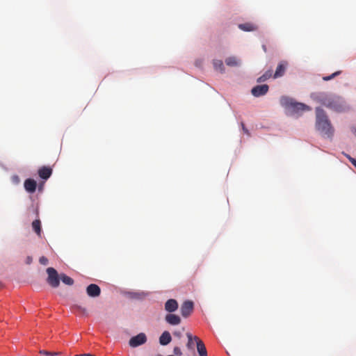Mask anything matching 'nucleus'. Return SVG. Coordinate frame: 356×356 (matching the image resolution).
<instances>
[{"label":"nucleus","mask_w":356,"mask_h":356,"mask_svg":"<svg viewBox=\"0 0 356 356\" xmlns=\"http://www.w3.org/2000/svg\"><path fill=\"white\" fill-rule=\"evenodd\" d=\"M225 63L228 66L236 67V66L239 65L240 61L236 57L230 56L225 59Z\"/></svg>","instance_id":"6ab92c4d"},{"label":"nucleus","mask_w":356,"mask_h":356,"mask_svg":"<svg viewBox=\"0 0 356 356\" xmlns=\"http://www.w3.org/2000/svg\"><path fill=\"white\" fill-rule=\"evenodd\" d=\"M186 336L188 337V343L186 344V346L188 349L194 350L195 347L196 346V341L195 337H193L191 333H187Z\"/></svg>","instance_id":"f3484780"},{"label":"nucleus","mask_w":356,"mask_h":356,"mask_svg":"<svg viewBox=\"0 0 356 356\" xmlns=\"http://www.w3.org/2000/svg\"><path fill=\"white\" fill-rule=\"evenodd\" d=\"M13 181L15 184H18L19 182V178L17 175H14L12 177Z\"/></svg>","instance_id":"c756f323"},{"label":"nucleus","mask_w":356,"mask_h":356,"mask_svg":"<svg viewBox=\"0 0 356 356\" xmlns=\"http://www.w3.org/2000/svg\"><path fill=\"white\" fill-rule=\"evenodd\" d=\"M72 310L74 311V312L76 313V312H80V313H82V314H85L86 312V309L81 306H79V305H74L72 307Z\"/></svg>","instance_id":"b1692460"},{"label":"nucleus","mask_w":356,"mask_h":356,"mask_svg":"<svg viewBox=\"0 0 356 356\" xmlns=\"http://www.w3.org/2000/svg\"><path fill=\"white\" fill-rule=\"evenodd\" d=\"M39 261L40 263L42 264V265H44V266H46L48 264V259L47 258H46L45 257L42 256L39 259Z\"/></svg>","instance_id":"bb28decb"},{"label":"nucleus","mask_w":356,"mask_h":356,"mask_svg":"<svg viewBox=\"0 0 356 356\" xmlns=\"http://www.w3.org/2000/svg\"><path fill=\"white\" fill-rule=\"evenodd\" d=\"M32 228L38 236H41V222L39 219H36L32 222Z\"/></svg>","instance_id":"a211bd4d"},{"label":"nucleus","mask_w":356,"mask_h":356,"mask_svg":"<svg viewBox=\"0 0 356 356\" xmlns=\"http://www.w3.org/2000/svg\"><path fill=\"white\" fill-rule=\"evenodd\" d=\"M178 309V302L175 299H169L165 303V309L169 313L175 312Z\"/></svg>","instance_id":"9d476101"},{"label":"nucleus","mask_w":356,"mask_h":356,"mask_svg":"<svg viewBox=\"0 0 356 356\" xmlns=\"http://www.w3.org/2000/svg\"><path fill=\"white\" fill-rule=\"evenodd\" d=\"M340 74H341V71H337V72H335L332 73V74L331 75H330V76H323V79L324 81H330V80H331V79H334V77H336L337 76L339 75Z\"/></svg>","instance_id":"393cba45"},{"label":"nucleus","mask_w":356,"mask_h":356,"mask_svg":"<svg viewBox=\"0 0 356 356\" xmlns=\"http://www.w3.org/2000/svg\"><path fill=\"white\" fill-rule=\"evenodd\" d=\"M271 77L273 78V74L272 70H268L263 75L259 76L257 79V81L258 83H262V82H264V81H267L268 79H269Z\"/></svg>","instance_id":"aec40b11"},{"label":"nucleus","mask_w":356,"mask_h":356,"mask_svg":"<svg viewBox=\"0 0 356 356\" xmlns=\"http://www.w3.org/2000/svg\"><path fill=\"white\" fill-rule=\"evenodd\" d=\"M280 103L282 106L293 113H299L300 111L309 110V107L307 105L302 103L296 102L293 99L286 97H282Z\"/></svg>","instance_id":"7ed1b4c3"},{"label":"nucleus","mask_w":356,"mask_h":356,"mask_svg":"<svg viewBox=\"0 0 356 356\" xmlns=\"http://www.w3.org/2000/svg\"><path fill=\"white\" fill-rule=\"evenodd\" d=\"M195 339L196 341H197L196 343V348L200 356H207V351L203 341L200 340L197 337H195Z\"/></svg>","instance_id":"4468645a"},{"label":"nucleus","mask_w":356,"mask_h":356,"mask_svg":"<svg viewBox=\"0 0 356 356\" xmlns=\"http://www.w3.org/2000/svg\"><path fill=\"white\" fill-rule=\"evenodd\" d=\"M193 302L190 300L184 302L181 306V314L184 318H187L193 311Z\"/></svg>","instance_id":"423d86ee"},{"label":"nucleus","mask_w":356,"mask_h":356,"mask_svg":"<svg viewBox=\"0 0 356 356\" xmlns=\"http://www.w3.org/2000/svg\"><path fill=\"white\" fill-rule=\"evenodd\" d=\"M74 356H95L92 353H83V354H76Z\"/></svg>","instance_id":"473e14b6"},{"label":"nucleus","mask_w":356,"mask_h":356,"mask_svg":"<svg viewBox=\"0 0 356 356\" xmlns=\"http://www.w3.org/2000/svg\"><path fill=\"white\" fill-rule=\"evenodd\" d=\"M213 67L216 70L220 71L221 73L225 72L223 63L221 60H214L213 62Z\"/></svg>","instance_id":"412c9836"},{"label":"nucleus","mask_w":356,"mask_h":356,"mask_svg":"<svg viewBox=\"0 0 356 356\" xmlns=\"http://www.w3.org/2000/svg\"><path fill=\"white\" fill-rule=\"evenodd\" d=\"M47 273L48 274L47 280L48 284L54 288L58 287L60 284V277L57 271L54 268L49 267L47 269Z\"/></svg>","instance_id":"20e7f679"},{"label":"nucleus","mask_w":356,"mask_h":356,"mask_svg":"<svg viewBox=\"0 0 356 356\" xmlns=\"http://www.w3.org/2000/svg\"><path fill=\"white\" fill-rule=\"evenodd\" d=\"M346 157L349 159L350 163L356 168V159L351 157L350 156L346 154Z\"/></svg>","instance_id":"cd10ccee"},{"label":"nucleus","mask_w":356,"mask_h":356,"mask_svg":"<svg viewBox=\"0 0 356 356\" xmlns=\"http://www.w3.org/2000/svg\"><path fill=\"white\" fill-rule=\"evenodd\" d=\"M241 127H242V129H243V131H244V133L248 135H250L249 131L247 129V128L245 127V124L243 122L241 123Z\"/></svg>","instance_id":"7c9ffc66"},{"label":"nucleus","mask_w":356,"mask_h":356,"mask_svg":"<svg viewBox=\"0 0 356 356\" xmlns=\"http://www.w3.org/2000/svg\"><path fill=\"white\" fill-rule=\"evenodd\" d=\"M33 259L31 256H28L26 259V264H31L32 263Z\"/></svg>","instance_id":"2f4dec72"},{"label":"nucleus","mask_w":356,"mask_h":356,"mask_svg":"<svg viewBox=\"0 0 356 356\" xmlns=\"http://www.w3.org/2000/svg\"><path fill=\"white\" fill-rule=\"evenodd\" d=\"M262 48H263L264 51L266 52V45L264 44L262 46Z\"/></svg>","instance_id":"72a5a7b5"},{"label":"nucleus","mask_w":356,"mask_h":356,"mask_svg":"<svg viewBox=\"0 0 356 356\" xmlns=\"http://www.w3.org/2000/svg\"><path fill=\"white\" fill-rule=\"evenodd\" d=\"M238 28L243 31H254L257 30L258 27L255 24L251 22H246L240 24Z\"/></svg>","instance_id":"2eb2a0df"},{"label":"nucleus","mask_w":356,"mask_h":356,"mask_svg":"<svg viewBox=\"0 0 356 356\" xmlns=\"http://www.w3.org/2000/svg\"><path fill=\"white\" fill-rule=\"evenodd\" d=\"M24 188L25 190L30 193H33L35 191L37 187L36 181L33 179H27L24 181Z\"/></svg>","instance_id":"f8f14e48"},{"label":"nucleus","mask_w":356,"mask_h":356,"mask_svg":"<svg viewBox=\"0 0 356 356\" xmlns=\"http://www.w3.org/2000/svg\"><path fill=\"white\" fill-rule=\"evenodd\" d=\"M40 354L45 355L46 356H58L61 354V353L56 352V351H47V350H40Z\"/></svg>","instance_id":"5701e85b"},{"label":"nucleus","mask_w":356,"mask_h":356,"mask_svg":"<svg viewBox=\"0 0 356 356\" xmlns=\"http://www.w3.org/2000/svg\"><path fill=\"white\" fill-rule=\"evenodd\" d=\"M87 294L92 298L98 297L101 293L99 286L95 284H90L86 288Z\"/></svg>","instance_id":"1a4fd4ad"},{"label":"nucleus","mask_w":356,"mask_h":356,"mask_svg":"<svg viewBox=\"0 0 356 356\" xmlns=\"http://www.w3.org/2000/svg\"><path fill=\"white\" fill-rule=\"evenodd\" d=\"M174 353L176 355H181L182 354L181 349L179 347H175L174 348Z\"/></svg>","instance_id":"c85d7f7f"},{"label":"nucleus","mask_w":356,"mask_h":356,"mask_svg":"<svg viewBox=\"0 0 356 356\" xmlns=\"http://www.w3.org/2000/svg\"><path fill=\"white\" fill-rule=\"evenodd\" d=\"M171 335L170 332L168 331L163 332L161 337H159V343L163 346L168 344L171 341Z\"/></svg>","instance_id":"dca6fc26"},{"label":"nucleus","mask_w":356,"mask_h":356,"mask_svg":"<svg viewBox=\"0 0 356 356\" xmlns=\"http://www.w3.org/2000/svg\"><path fill=\"white\" fill-rule=\"evenodd\" d=\"M340 74H341V71H337V72H335L332 73V74L331 75H330V76H323V79L324 81H330V80H331V79H334V77H336L337 76L339 75Z\"/></svg>","instance_id":"a878e982"},{"label":"nucleus","mask_w":356,"mask_h":356,"mask_svg":"<svg viewBox=\"0 0 356 356\" xmlns=\"http://www.w3.org/2000/svg\"><path fill=\"white\" fill-rule=\"evenodd\" d=\"M165 321L171 325H177L181 323V318L174 314H168L165 316Z\"/></svg>","instance_id":"9b49d317"},{"label":"nucleus","mask_w":356,"mask_h":356,"mask_svg":"<svg viewBox=\"0 0 356 356\" xmlns=\"http://www.w3.org/2000/svg\"><path fill=\"white\" fill-rule=\"evenodd\" d=\"M313 98L326 107L337 112L344 111L348 106L345 101L339 96H327L323 93L313 94Z\"/></svg>","instance_id":"f257e3e1"},{"label":"nucleus","mask_w":356,"mask_h":356,"mask_svg":"<svg viewBox=\"0 0 356 356\" xmlns=\"http://www.w3.org/2000/svg\"><path fill=\"white\" fill-rule=\"evenodd\" d=\"M287 67L288 63L286 61H281L277 66L276 70L273 74V79H277L283 76L285 74Z\"/></svg>","instance_id":"0eeeda50"},{"label":"nucleus","mask_w":356,"mask_h":356,"mask_svg":"<svg viewBox=\"0 0 356 356\" xmlns=\"http://www.w3.org/2000/svg\"><path fill=\"white\" fill-rule=\"evenodd\" d=\"M268 86L266 84L259 85L254 87L252 89L251 92L254 97H260L266 95L268 91Z\"/></svg>","instance_id":"6e6552de"},{"label":"nucleus","mask_w":356,"mask_h":356,"mask_svg":"<svg viewBox=\"0 0 356 356\" xmlns=\"http://www.w3.org/2000/svg\"><path fill=\"white\" fill-rule=\"evenodd\" d=\"M147 341V337L145 333H140L136 336L131 337L129 340V344L131 347H138L144 344Z\"/></svg>","instance_id":"39448f33"},{"label":"nucleus","mask_w":356,"mask_h":356,"mask_svg":"<svg viewBox=\"0 0 356 356\" xmlns=\"http://www.w3.org/2000/svg\"><path fill=\"white\" fill-rule=\"evenodd\" d=\"M316 127L317 130L319 131L323 136L328 138L331 137L333 135L334 131L325 111L321 108H316Z\"/></svg>","instance_id":"f03ea898"},{"label":"nucleus","mask_w":356,"mask_h":356,"mask_svg":"<svg viewBox=\"0 0 356 356\" xmlns=\"http://www.w3.org/2000/svg\"><path fill=\"white\" fill-rule=\"evenodd\" d=\"M60 278L62 282L67 285H72L74 284V280L70 277L66 275L65 274H61L60 275Z\"/></svg>","instance_id":"4be33fe9"},{"label":"nucleus","mask_w":356,"mask_h":356,"mask_svg":"<svg viewBox=\"0 0 356 356\" xmlns=\"http://www.w3.org/2000/svg\"><path fill=\"white\" fill-rule=\"evenodd\" d=\"M52 174V169L50 167L42 166L38 170V175L43 179H47Z\"/></svg>","instance_id":"ddd939ff"}]
</instances>
